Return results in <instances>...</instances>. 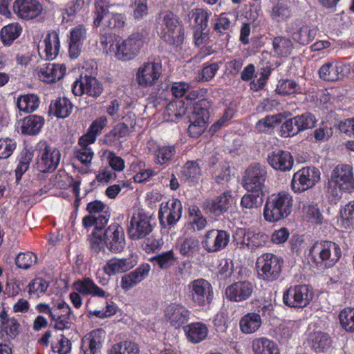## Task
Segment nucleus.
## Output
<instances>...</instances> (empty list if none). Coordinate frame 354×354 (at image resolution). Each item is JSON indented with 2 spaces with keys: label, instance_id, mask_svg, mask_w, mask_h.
Instances as JSON below:
<instances>
[{
  "label": "nucleus",
  "instance_id": "obj_55",
  "mask_svg": "<svg viewBox=\"0 0 354 354\" xmlns=\"http://www.w3.org/2000/svg\"><path fill=\"white\" fill-rule=\"evenodd\" d=\"M111 0H95L93 11V26L97 28L102 24L104 17L109 14Z\"/></svg>",
  "mask_w": 354,
  "mask_h": 354
},
{
  "label": "nucleus",
  "instance_id": "obj_23",
  "mask_svg": "<svg viewBox=\"0 0 354 354\" xmlns=\"http://www.w3.org/2000/svg\"><path fill=\"white\" fill-rule=\"evenodd\" d=\"M254 288V284L248 280L239 281L228 286L225 294L230 301L242 302L252 296Z\"/></svg>",
  "mask_w": 354,
  "mask_h": 354
},
{
  "label": "nucleus",
  "instance_id": "obj_62",
  "mask_svg": "<svg viewBox=\"0 0 354 354\" xmlns=\"http://www.w3.org/2000/svg\"><path fill=\"white\" fill-rule=\"evenodd\" d=\"M15 261L18 268L27 270L37 263V256L32 252H20L17 254Z\"/></svg>",
  "mask_w": 354,
  "mask_h": 354
},
{
  "label": "nucleus",
  "instance_id": "obj_24",
  "mask_svg": "<svg viewBox=\"0 0 354 354\" xmlns=\"http://www.w3.org/2000/svg\"><path fill=\"white\" fill-rule=\"evenodd\" d=\"M75 95H82L84 93L97 98L103 91V86L95 77L85 75L80 80H76L72 88Z\"/></svg>",
  "mask_w": 354,
  "mask_h": 354
},
{
  "label": "nucleus",
  "instance_id": "obj_42",
  "mask_svg": "<svg viewBox=\"0 0 354 354\" xmlns=\"http://www.w3.org/2000/svg\"><path fill=\"white\" fill-rule=\"evenodd\" d=\"M73 105L66 97H57L52 101L49 111L57 118H65L68 117L73 111Z\"/></svg>",
  "mask_w": 354,
  "mask_h": 354
},
{
  "label": "nucleus",
  "instance_id": "obj_40",
  "mask_svg": "<svg viewBox=\"0 0 354 354\" xmlns=\"http://www.w3.org/2000/svg\"><path fill=\"white\" fill-rule=\"evenodd\" d=\"M182 177L189 186L198 183L202 172L198 160H189L183 167L180 171Z\"/></svg>",
  "mask_w": 354,
  "mask_h": 354
},
{
  "label": "nucleus",
  "instance_id": "obj_19",
  "mask_svg": "<svg viewBox=\"0 0 354 354\" xmlns=\"http://www.w3.org/2000/svg\"><path fill=\"white\" fill-rule=\"evenodd\" d=\"M183 206L180 200L172 198L160 204L158 219L161 225H174L182 216Z\"/></svg>",
  "mask_w": 354,
  "mask_h": 354
},
{
  "label": "nucleus",
  "instance_id": "obj_13",
  "mask_svg": "<svg viewBox=\"0 0 354 354\" xmlns=\"http://www.w3.org/2000/svg\"><path fill=\"white\" fill-rule=\"evenodd\" d=\"M109 209V207L100 201L89 202L86 205V211L89 212V215L83 217V226L85 228L93 226L105 227L111 216Z\"/></svg>",
  "mask_w": 354,
  "mask_h": 354
},
{
  "label": "nucleus",
  "instance_id": "obj_6",
  "mask_svg": "<svg viewBox=\"0 0 354 354\" xmlns=\"http://www.w3.org/2000/svg\"><path fill=\"white\" fill-rule=\"evenodd\" d=\"M37 152V166L42 173H52L57 168L61 159V153L55 147L46 140L39 141L36 147Z\"/></svg>",
  "mask_w": 354,
  "mask_h": 354
},
{
  "label": "nucleus",
  "instance_id": "obj_46",
  "mask_svg": "<svg viewBox=\"0 0 354 354\" xmlns=\"http://www.w3.org/2000/svg\"><path fill=\"white\" fill-rule=\"evenodd\" d=\"M254 354H280L277 345L266 337L255 339L252 342Z\"/></svg>",
  "mask_w": 354,
  "mask_h": 354
},
{
  "label": "nucleus",
  "instance_id": "obj_29",
  "mask_svg": "<svg viewBox=\"0 0 354 354\" xmlns=\"http://www.w3.org/2000/svg\"><path fill=\"white\" fill-rule=\"evenodd\" d=\"M86 28L84 25L79 24L70 31L68 53L71 58H77L82 50L84 40L86 38Z\"/></svg>",
  "mask_w": 354,
  "mask_h": 354
},
{
  "label": "nucleus",
  "instance_id": "obj_63",
  "mask_svg": "<svg viewBox=\"0 0 354 354\" xmlns=\"http://www.w3.org/2000/svg\"><path fill=\"white\" fill-rule=\"evenodd\" d=\"M295 118V122H294L298 126L300 132L313 128L316 123L315 115L309 112L296 115Z\"/></svg>",
  "mask_w": 354,
  "mask_h": 354
},
{
  "label": "nucleus",
  "instance_id": "obj_4",
  "mask_svg": "<svg viewBox=\"0 0 354 354\" xmlns=\"http://www.w3.org/2000/svg\"><path fill=\"white\" fill-rule=\"evenodd\" d=\"M283 259L273 253H263L256 261L257 278L266 283L277 281L282 273Z\"/></svg>",
  "mask_w": 354,
  "mask_h": 354
},
{
  "label": "nucleus",
  "instance_id": "obj_54",
  "mask_svg": "<svg viewBox=\"0 0 354 354\" xmlns=\"http://www.w3.org/2000/svg\"><path fill=\"white\" fill-rule=\"evenodd\" d=\"M84 5V0H71L66 7L61 10L62 15V22H72L77 13L80 12Z\"/></svg>",
  "mask_w": 354,
  "mask_h": 354
},
{
  "label": "nucleus",
  "instance_id": "obj_35",
  "mask_svg": "<svg viewBox=\"0 0 354 354\" xmlns=\"http://www.w3.org/2000/svg\"><path fill=\"white\" fill-rule=\"evenodd\" d=\"M129 127L124 122L115 124L111 130L100 138L99 142L109 147H117L121 138L127 136Z\"/></svg>",
  "mask_w": 354,
  "mask_h": 354
},
{
  "label": "nucleus",
  "instance_id": "obj_15",
  "mask_svg": "<svg viewBox=\"0 0 354 354\" xmlns=\"http://www.w3.org/2000/svg\"><path fill=\"white\" fill-rule=\"evenodd\" d=\"M162 71V66L160 61L145 62L138 68L136 80L142 88L151 87L158 82Z\"/></svg>",
  "mask_w": 354,
  "mask_h": 354
},
{
  "label": "nucleus",
  "instance_id": "obj_8",
  "mask_svg": "<svg viewBox=\"0 0 354 354\" xmlns=\"http://www.w3.org/2000/svg\"><path fill=\"white\" fill-rule=\"evenodd\" d=\"M267 178L266 166L259 162H252L245 169L243 173L242 186L247 192H264Z\"/></svg>",
  "mask_w": 354,
  "mask_h": 354
},
{
  "label": "nucleus",
  "instance_id": "obj_56",
  "mask_svg": "<svg viewBox=\"0 0 354 354\" xmlns=\"http://www.w3.org/2000/svg\"><path fill=\"white\" fill-rule=\"evenodd\" d=\"M272 45L274 53L279 57L289 56L293 48L291 39L285 37H274Z\"/></svg>",
  "mask_w": 354,
  "mask_h": 354
},
{
  "label": "nucleus",
  "instance_id": "obj_41",
  "mask_svg": "<svg viewBox=\"0 0 354 354\" xmlns=\"http://www.w3.org/2000/svg\"><path fill=\"white\" fill-rule=\"evenodd\" d=\"M308 342L315 352L321 353L326 351L330 347L332 340L328 333L317 331L310 335Z\"/></svg>",
  "mask_w": 354,
  "mask_h": 354
},
{
  "label": "nucleus",
  "instance_id": "obj_31",
  "mask_svg": "<svg viewBox=\"0 0 354 354\" xmlns=\"http://www.w3.org/2000/svg\"><path fill=\"white\" fill-rule=\"evenodd\" d=\"M66 70L64 64L46 63L41 66L38 77L41 81L47 84L54 83L64 77Z\"/></svg>",
  "mask_w": 354,
  "mask_h": 354
},
{
  "label": "nucleus",
  "instance_id": "obj_60",
  "mask_svg": "<svg viewBox=\"0 0 354 354\" xmlns=\"http://www.w3.org/2000/svg\"><path fill=\"white\" fill-rule=\"evenodd\" d=\"M339 323L346 331L354 332V308L346 307L339 314Z\"/></svg>",
  "mask_w": 354,
  "mask_h": 354
},
{
  "label": "nucleus",
  "instance_id": "obj_3",
  "mask_svg": "<svg viewBox=\"0 0 354 354\" xmlns=\"http://www.w3.org/2000/svg\"><path fill=\"white\" fill-rule=\"evenodd\" d=\"M308 256L317 268H330L340 259L342 250L333 241H317L310 248Z\"/></svg>",
  "mask_w": 354,
  "mask_h": 354
},
{
  "label": "nucleus",
  "instance_id": "obj_28",
  "mask_svg": "<svg viewBox=\"0 0 354 354\" xmlns=\"http://www.w3.org/2000/svg\"><path fill=\"white\" fill-rule=\"evenodd\" d=\"M151 270L148 263H142L134 270L123 275L121 278V288L127 292L147 279Z\"/></svg>",
  "mask_w": 354,
  "mask_h": 354
},
{
  "label": "nucleus",
  "instance_id": "obj_33",
  "mask_svg": "<svg viewBox=\"0 0 354 354\" xmlns=\"http://www.w3.org/2000/svg\"><path fill=\"white\" fill-rule=\"evenodd\" d=\"M316 28L309 26L304 22H299L292 28L291 33L292 40L302 46L312 42L317 35Z\"/></svg>",
  "mask_w": 354,
  "mask_h": 354
},
{
  "label": "nucleus",
  "instance_id": "obj_36",
  "mask_svg": "<svg viewBox=\"0 0 354 354\" xmlns=\"http://www.w3.org/2000/svg\"><path fill=\"white\" fill-rule=\"evenodd\" d=\"M45 119L38 115H30L21 120V132L26 136L38 135L44 125Z\"/></svg>",
  "mask_w": 354,
  "mask_h": 354
},
{
  "label": "nucleus",
  "instance_id": "obj_34",
  "mask_svg": "<svg viewBox=\"0 0 354 354\" xmlns=\"http://www.w3.org/2000/svg\"><path fill=\"white\" fill-rule=\"evenodd\" d=\"M318 73L319 77L324 81H337L344 76V65L338 62H328L320 67Z\"/></svg>",
  "mask_w": 354,
  "mask_h": 354
},
{
  "label": "nucleus",
  "instance_id": "obj_52",
  "mask_svg": "<svg viewBox=\"0 0 354 354\" xmlns=\"http://www.w3.org/2000/svg\"><path fill=\"white\" fill-rule=\"evenodd\" d=\"M94 228L89 236L90 250L91 254L97 256L100 252H105L104 243L102 235V229L104 227H96Z\"/></svg>",
  "mask_w": 354,
  "mask_h": 354
},
{
  "label": "nucleus",
  "instance_id": "obj_58",
  "mask_svg": "<svg viewBox=\"0 0 354 354\" xmlns=\"http://www.w3.org/2000/svg\"><path fill=\"white\" fill-rule=\"evenodd\" d=\"M212 16V12L203 8H196L192 10V19H193L196 29L206 30L208 28V21Z\"/></svg>",
  "mask_w": 354,
  "mask_h": 354
},
{
  "label": "nucleus",
  "instance_id": "obj_18",
  "mask_svg": "<svg viewBox=\"0 0 354 354\" xmlns=\"http://www.w3.org/2000/svg\"><path fill=\"white\" fill-rule=\"evenodd\" d=\"M151 223V216L145 213L138 212L133 214L130 225L127 229V233L131 240H140L145 238L153 230Z\"/></svg>",
  "mask_w": 354,
  "mask_h": 354
},
{
  "label": "nucleus",
  "instance_id": "obj_22",
  "mask_svg": "<svg viewBox=\"0 0 354 354\" xmlns=\"http://www.w3.org/2000/svg\"><path fill=\"white\" fill-rule=\"evenodd\" d=\"M191 315L190 310L180 303H171L165 309V317L176 329L185 327Z\"/></svg>",
  "mask_w": 354,
  "mask_h": 354
},
{
  "label": "nucleus",
  "instance_id": "obj_44",
  "mask_svg": "<svg viewBox=\"0 0 354 354\" xmlns=\"http://www.w3.org/2000/svg\"><path fill=\"white\" fill-rule=\"evenodd\" d=\"M187 104L183 100L171 101L166 106L164 114L168 120L176 122L186 114Z\"/></svg>",
  "mask_w": 354,
  "mask_h": 354
},
{
  "label": "nucleus",
  "instance_id": "obj_32",
  "mask_svg": "<svg viewBox=\"0 0 354 354\" xmlns=\"http://www.w3.org/2000/svg\"><path fill=\"white\" fill-rule=\"evenodd\" d=\"M269 306L263 304L259 306L258 313H248L243 316L239 321L241 331L245 334H251L256 332L261 326L262 322L259 313L266 312Z\"/></svg>",
  "mask_w": 354,
  "mask_h": 354
},
{
  "label": "nucleus",
  "instance_id": "obj_16",
  "mask_svg": "<svg viewBox=\"0 0 354 354\" xmlns=\"http://www.w3.org/2000/svg\"><path fill=\"white\" fill-rule=\"evenodd\" d=\"M230 240V233L224 230L212 229L203 236L201 244L208 253H214L225 248Z\"/></svg>",
  "mask_w": 354,
  "mask_h": 354
},
{
  "label": "nucleus",
  "instance_id": "obj_1",
  "mask_svg": "<svg viewBox=\"0 0 354 354\" xmlns=\"http://www.w3.org/2000/svg\"><path fill=\"white\" fill-rule=\"evenodd\" d=\"M158 35L167 45L181 47L185 39V28L180 18L169 10L160 12L158 18Z\"/></svg>",
  "mask_w": 354,
  "mask_h": 354
},
{
  "label": "nucleus",
  "instance_id": "obj_5",
  "mask_svg": "<svg viewBox=\"0 0 354 354\" xmlns=\"http://www.w3.org/2000/svg\"><path fill=\"white\" fill-rule=\"evenodd\" d=\"M73 288L77 292H72L69 295V299L74 308L79 309L82 306V295H91L104 299H108L110 294L99 287L93 279L89 277H84L75 281L73 284Z\"/></svg>",
  "mask_w": 354,
  "mask_h": 354
},
{
  "label": "nucleus",
  "instance_id": "obj_57",
  "mask_svg": "<svg viewBox=\"0 0 354 354\" xmlns=\"http://www.w3.org/2000/svg\"><path fill=\"white\" fill-rule=\"evenodd\" d=\"M140 348L137 343L125 340L112 346L108 354H139Z\"/></svg>",
  "mask_w": 354,
  "mask_h": 354
},
{
  "label": "nucleus",
  "instance_id": "obj_37",
  "mask_svg": "<svg viewBox=\"0 0 354 354\" xmlns=\"http://www.w3.org/2000/svg\"><path fill=\"white\" fill-rule=\"evenodd\" d=\"M185 336L189 342L197 344L206 339L208 328L202 322H192L183 327Z\"/></svg>",
  "mask_w": 354,
  "mask_h": 354
},
{
  "label": "nucleus",
  "instance_id": "obj_17",
  "mask_svg": "<svg viewBox=\"0 0 354 354\" xmlns=\"http://www.w3.org/2000/svg\"><path fill=\"white\" fill-rule=\"evenodd\" d=\"M233 203L231 190H226L214 198L205 199L203 209L205 213L218 217L227 213Z\"/></svg>",
  "mask_w": 354,
  "mask_h": 354
},
{
  "label": "nucleus",
  "instance_id": "obj_45",
  "mask_svg": "<svg viewBox=\"0 0 354 354\" xmlns=\"http://www.w3.org/2000/svg\"><path fill=\"white\" fill-rule=\"evenodd\" d=\"M22 32V27L18 22L11 23L3 26L0 32V37L4 46H10Z\"/></svg>",
  "mask_w": 354,
  "mask_h": 354
},
{
  "label": "nucleus",
  "instance_id": "obj_53",
  "mask_svg": "<svg viewBox=\"0 0 354 354\" xmlns=\"http://www.w3.org/2000/svg\"><path fill=\"white\" fill-rule=\"evenodd\" d=\"M275 91L283 96L302 93L299 84L292 79H281L278 82Z\"/></svg>",
  "mask_w": 354,
  "mask_h": 354
},
{
  "label": "nucleus",
  "instance_id": "obj_10",
  "mask_svg": "<svg viewBox=\"0 0 354 354\" xmlns=\"http://www.w3.org/2000/svg\"><path fill=\"white\" fill-rule=\"evenodd\" d=\"M233 241L239 248H247L251 250L262 248L269 241V236L262 232H255L250 229L237 228L232 235Z\"/></svg>",
  "mask_w": 354,
  "mask_h": 354
},
{
  "label": "nucleus",
  "instance_id": "obj_43",
  "mask_svg": "<svg viewBox=\"0 0 354 354\" xmlns=\"http://www.w3.org/2000/svg\"><path fill=\"white\" fill-rule=\"evenodd\" d=\"M156 164L163 165L169 163L174 158L176 147L174 145H158L152 151Z\"/></svg>",
  "mask_w": 354,
  "mask_h": 354
},
{
  "label": "nucleus",
  "instance_id": "obj_9",
  "mask_svg": "<svg viewBox=\"0 0 354 354\" xmlns=\"http://www.w3.org/2000/svg\"><path fill=\"white\" fill-rule=\"evenodd\" d=\"M313 297L314 291L310 285H294L283 292V302L290 308H303L310 303Z\"/></svg>",
  "mask_w": 354,
  "mask_h": 354
},
{
  "label": "nucleus",
  "instance_id": "obj_20",
  "mask_svg": "<svg viewBox=\"0 0 354 354\" xmlns=\"http://www.w3.org/2000/svg\"><path fill=\"white\" fill-rule=\"evenodd\" d=\"M72 310L64 301L55 304V309L50 317V326L57 330L70 329L73 325Z\"/></svg>",
  "mask_w": 354,
  "mask_h": 354
},
{
  "label": "nucleus",
  "instance_id": "obj_25",
  "mask_svg": "<svg viewBox=\"0 0 354 354\" xmlns=\"http://www.w3.org/2000/svg\"><path fill=\"white\" fill-rule=\"evenodd\" d=\"M106 332L99 328L86 333L81 339V354H96L102 347Z\"/></svg>",
  "mask_w": 354,
  "mask_h": 354
},
{
  "label": "nucleus",
  "instance_id": "obj_51",
  "mask_svg": "<svg viewBox=\"0 0 354 354\" xmlns=\"http://www.w3.org/2000/svg\"><path fill=\"white\" fill-rule=\"evenodd\" d=\"M291 15L290 3L286 0H279L270 12L271 18L277 22L286 21Z\"/></svg>",
  "mask_w": 354,
  "mask_h": 354
},
{
  "label": "nucleus",
  "instance_id": "obj_27",
  "mask_svg": "<svg viewBox=\"0 0 354 354\" xmlns=\"http://www.w3.org/2000/svg\"><path fill=\"white\" fill-rule=\"evenodd\" d=\"M138 256L127 258H111L104 265V272L109 277L129 271L138 264Z\"/></svg>",
  "mask_w": 354,
  "mask_h": 354
},
{
  "label": "nucleus",
  "instance_id": "obj_12",
  "mask_svg": "<svg viewBox=\"0 0 354 354\" xmlns=\"http://www.w3.org/2000/svg\"><path fill=\"white\" fill-rule=\"evenodd\" d=\"M320 171L315 167H304L295 172L290 186L295 193H303L313 187L320 180Z\"/></svg>",
  "mask_w": 354,
  "mask_h": 354
},
{
  "label": "nucleus",
  "instance_id": "obj_7",
  "mask_svg": "<svg viewBox=\"0 0 354 354\" xmlns=\"http://www.w3.org/2000/svg\"><path fill=\"white\" fill-rule=\"evenodd\" d=\"M187 290V297L194 306H209L214 299V288L211 283L205 279L198 278L190 281Z\"/></svg>",
  "mask_w": 354,
  "mask_h": 354
},
{
  "label": "nucleus",
  "instance_id": "obj_39",
  "mask_svg": "<svg viewBox=\"0 0 354 354\" xmlns=\"http://www.w3.org/2000/svg\"><path fill=\"white\" fill-rule=\"evenodd\" d=\"M19 324L15 317H10L8 312L3 308L0 313V328L2 336L4 334L8 338L14 339L19 333Z\"/></svg>",
  "mask_w": 354,
  "mask_h": 354
},
{
  "label": "nucleus",
  "instance_id": "obj_59",
  "mask_svg": "<svg viewBox=\"0 0 354 354\" xmlns=\"http://www.w3.org/2000/svg\"><path fill=\"white\" fill-rule=\"evenodd\" d=\"M304 217L310 223L320 225L323 223L324 216L317 204L311 203L303 208Z\"/></svg>",
  "mask_w": 354,
  "mask_h": 354
},
{
  "label": "nucleus",
  "instance_id": "obj_49",
  "mask_svg": "<svg viewBox=\"0 0 354 354\" xmlns=\"http://www.w3.org/2000/svg\"><path fill=\"white\" fill-rule=\"evenodd\" d=\"M200 251L199 241L196 237H186L179 243V253L184 257L192 258Z\"/></svg>",
  "mask_w": 354,
  "mask_h": 354
},
{
  "label": "nucleus",
  "instance_id": "obj_11",
  "mask_svg": "<svg viewBox=\"0 0 354 354\" xmlns=\"http://www.w3.org/2000/svg\"><path fill=\"white\" fill-rule=\"evenodd\" d=\"M143 44V35L139 32H133L127 39L117 41L115 56L122 62L133 60L139 55Z\"/></svg>",
  "mask_w": 354,
  "mask_h": 354
},
{
  "label": "nucleus",
  "instance_id": "obj_30",
  "mask_svg": "<svg viewBox=\"0 0 354 354\" xmlns=\"http://www.w3.org/2000/svg\"><path fill=\"white\" fill-rule=\"evenodd\" d=\"M269 165L275 170L281 171H290L294 164L291 153L283 150H276L268 156Z\"/></svg>",
  "mask_w": 354,
  "mask_h": 354
},
{
  "label": "nucleus",
  "instance_id": "obj_48",
  "mask_svg": "<svg viewBox=\"0 0 354 354\" xmlns=\"http://www.w3.org/2000/svg\"><path fill=\"white\" fill-rule=\"evenodd\" d=\"M265 192H247L241 199L240 205L243 209H258L263 203Z\"/></svg>",
  "mask_w": 354,
  "mask_h": 354
},
{
  "label": "nucleus",
  "instance_id": "obj_47",
  "mask_svg": "<svg viewBox=\"0 0 354 354\" xmlns=\"http://www.w3.org/2000/svg\"><path fill=\"white\" fill-rule=\"evenodd\" d=\"M40 104L39 97L35 94L21 95L17 100V107L20 111L32 113L36 111Z\"/></svg>",
  "mask_w": 354,
  "mask_h": 354
},
{
  "label": "nucleus",
  "instance_id": "obj_14",
  "mask_svg": "<svg viewBox=\"0 0 354 354\" xmlns=\"http://www.w3.org/2000/svg\"><path fill=\"white\" fill-rule=\"evenodd\" d=\"M104 243L111 253L122 252L126 246L124 230L118 223H113L102 229Z\"/></svg>",
  "mask_w": 354,
  "mask_h": 354
},
{
  "label": "nucleus",
  "instance_id": "obj_38",
  "mask_svg": "<svg viewBox=\"0 0 354 354\" xmlns=\"http://www.w3.org/2000/svg\"><path fill=\"white\" fill-rule=\"evenodd\" d=\"M44 57L47 60L55 59L57 57L60 49L58 32L56 30L49 31L44 40Z\"/></svg>",
  "mask_w": 354,
  "mask_h": 354
},
{
  "label": "nucleus",
  "instance_id": "obj_21",
  "mask_svg": "<svg viewBox=\"0 0 354 354\" xmlns=\"http://www.w3.org/2000/svg\"><path fill=\"white\" fill-rule=\"evenodd\" d=\"M12 10L18 19L28 21L40 15L43 6L38 0H15Z\"/></svg>",
  "mask_w": 354,
  "mask_h": 354
},
{
  "label": "nucleus",
  "instance_id": "obj_50",
  "mask_svg": "<svg viewBox=\"0 0 354 354\" xmlns=\"http://www.w3.org/2000/svg\"><path fill=\"white\" fill-rule=\"evenodd\" d=\"M176 257L172 250L162 252L149 259L154 267L160 270H168L174 265Z\"/></svg>",
  "mask_w": 354,
  "mask_h": 354
},
{
  "label": "nucleus",
  "instance_id": "obj_2",
  "mask_svg": "<svg viewBox=\"0 0 354 354\" xmlns=\"http://www.w3.org/2000/svg\"><path fill=\"white\" fill-rule=\"evenodd\" d=\"M292 196L288 192L274 193L266 199L263 216L266 221L275 223L287 218L292 212Z\"/></svg>",
  "mask_w": 354,
  "mask_h": 354
},
{
  "label": "nucleus",
  "instance_id": "obj_64",
  "mask_svg": "<svg viewBox=\"0 0 354 354\" xmlns=\"http://www.w3.org/2000/svg\"><path fill=\"white\" fill-rule=\"evenodd\" d=\"M219 64H221V62L219 63L210 62L204 63L199 73L201 80L202 82H210L213 80L220 68Z\"/></svg>",
  "mask_w": 354,
  "mask_h": 354
},
{
  "label": "nucleus",
  "instance_id": "obj_61",
  "mask_svg": "<svg viewBox=\"0 0 354 354\" xmlns=\"http://www.w3.org/2000/svg\"><path fill=\"white\" fill-rule=\"evenodd\" d=\"M105 19L104 26L109 28L111 30L113 29H121L126 24V16L122 13H110L106 17H104Z\"/></svg>",
  "mask_w": 354,
  "mask_h": 354
},
{
  "label": "nucleus",
  "instance_id": "obj_26",
  "mask_svg": "<svg viewBox=\"0 0 354 354\" xmlns=\"http://www.w3.org/2000/svg\"><path fill=\"white\" fill-rule=\"evenodd\" d=\"M330 178L341 185L344 192H354L353 167L348 164L337 165L332 171Z\"/></svg>",
  "mask_w": 354,
  "mask_h": 354
}]
</instances>
